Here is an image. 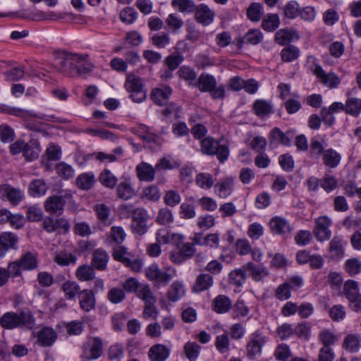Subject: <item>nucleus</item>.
I'll list each match as a JSON object with an SVG mask.
<instances>
[{
	"mask_svg": "<svg viewBox=\"0 0 361 361\" xmlns=\"http://www.w3.org/2000/svg\"><path fill=\"white\" fill-rule=\"evenodd\" d=\"M59 71L69 77H78L91 72L94 66L89 56L84 54L59 51Z\"/></svg>",
	"mask_w": 361,
	"mask_h": 361,
	"instance_id": "nucleus-1",
	"label": "nucleus"
},
{
	"mask_svg": "<svg viewBox=\"0 0 361 361\" xmlns=\"http://www.w3.org/2000/svg\"><path fill=\"white\" fill-rule=\"evenodd\" d=\"M1 326L7 329L16 328L31 330L35 325V318L30 311H22L20 313L8 312L0 319Z\"/></svg>",
	"mask_w": 361,
	"mask_h": 361,
	"instance_id": "nucleus-2",
	"label": "nucleus"
},
{
	"mask_svg": "<svg viewBox=\"0 0 361 361\" xmlns=\"http://www.w3.org/2000/svg\"><path fill=\"white\" fill-rule=\"evenodd\" d=\"M121 209L123 212L132 213L131 229L134 234L142 235L147 232V221L148 215L145 209H134L132 204H126L122 205Z\"/></svg>",
	"mask_w": 361,
	"mask_h": 361,
	"instance_id": "nucleus-3",
	"label": "nucleus"
},
{
	"mask_svg": "<svg viewBox=\"0 0 361 361\" xmlns=\"http://www.w3.org/2000/svg\"><path fill=\"white\" fill-rule=\"evenodd\" d=\"M145 276L151 281L154 282L156 286H166L176 276V270L173 268L166 269L162 271L157 264H152L145 269Z\"/></svg>",
	"mask_w": 361,
	"mask_h": 361,
	"instance_id": "nucleus-4",
	"label": "nucleus"
},
{
	"mask_svg": "<svg viewBox=\"0 0 361 361\" xmlns=\"http://www.w3.org/2000/svg\"><path fill=\"white\" fill-rule=\"evenodd\" d=\"M72 199L73 195L70 190L61 192L59 195L50 196L44 203V209L48 213L61 216L63 212L65 204L71 202Z\"/></svg>",
	"mask_w": 361,
	"mask_h": 361,
	"instance_id": "nucleus-5",
	"label": "nucleus"
},
{
	"mask_svg": "<svg viewBox=\"0 0 361 361\" xmlns=\"http://www.w3.org/2000/svg\"><path fill=\"white\" fill-rule=\"evenodd\" d=\"M125 87L133 102L141 103L146 99V92L143 88L142 80L135 74L127 75Z\"/></svg>",
	"mask_w": 361,
	"mask_h": 361,
	"instance_id": "nucleus-6",
	"label": "nucleus"
},
{
	"mask_svg": "<svg viewBox=\"0 0 361 361\" xmlns=\"http://www.w3.org/2000/svg\"><path fill=\"white\" fill-rule=\"evenodd\" d=\"M267 342V338L262 333L256 331L251 334L247 344V355L251 360L259 357L262 354V347Z\"/></svg>",
	"mask_w": 361,
	"mask_h": 361,
	"instance_id": "nucleus-7",
	"label": "nucleus"
},
{
	"mask_svg": "<svg viewBox=\"0 0 361 361\" xmlns=\"http://www.w3.org/2000/svg\"><path fill=\"white\" fill-rule=\"evenodd\" d=\"M331 224V219L326 216H322L316 219L313 233L318 241L324 242L331 238L330 226Z\"/></svg>",
	"mask_w": 361,
	"mask_h": 361,
	"instance_id": "nucleus-8",
	"label": "nucleus"
},
{
	"mask_svg": "<svg viewBox=\"0 0 361 361\" xmlns=\"http://www.w3.org/2000/svg\"><path fill=\"white\" fill-rule=\"evenodd\" d=\"M103 343L101 338L94 337L89 339L83 346L82 356L87 361L90 360H97L102 354Z\"/></svg>",
	"mask_w": 361,
	"mask_h": 361,
	"instance_id": "nucleus-9",
	"label": "nucleus"
},
{
	"mask_svg": "<svg viewBox=\"0 0 361 361\" xmlns=\"http://www.w3.org/2000/svg\"><path fill=\"white\" fill-rule=\"evenodd\" d=\"M313 73L321 83L330 89L336 88L341 83L340 78L335 73H326L319 65H315Z\"/></svg>",
	"mask_w": 361,
	"mask_h": 361,
	"instance_id": "nucleus-10",
	"label": "nucleus"
},
{
	"mask_svg": "<svg viewBox=\"0 0 361 361\" xmlns=\"http://www.w3.org/2000/svg\"><path fill=\"white\" fill-rule=\"evenodd\" d=\"M24 193L19 188L8 184L0 185V198H6L13 205H18L23 199Z\"/></svg>",
	"mask_w": 361,
	"mask_h": 361,
	"instance_id": "nucleus-11",
	"label": "nucleus"
},
{
	"mask_svg": "<svg viewBox=\"0 0 361 361\" xmlns=\"http://www.w3.org/2000/svg\"><path fill=\"white\" fill-rule=\"evenodd\" d=\"M184 236L179 233H172L167 228H162L157 231L156 235L157 242L161 244H172L180 247Z\"/></svg>",
	"mask_w": 361,
	"mask_h": 361,
	"instance_id": "nucleus-12",
	"label": "nucleus"
},
{
	"mask_svg": "<svg viewBox=\"0 0 361 361\" xmlns=\"http://www.w3.org/2000/svg\"><path fill=\"white\" fill-rule=\"evenodd\" d=\"M269 226L271 231L278 235H286L292 231V226L288 220L280 216H276L271 219Z\"/></svg>",
	"mask_w": 361,
	"mask_h": 361,
	"instance_id": "nucleus-13",
	"label": "nucleus"
},
{
	"mask_svg": "<svg viewBox=\"0 0 361 361\" xmlns=\"http://www.w3.org/2000/svg\"><path fill=\"white\" fill-rule=\"evenodd\" d=\"M195 12V20L203 26H207L214 21L215 14L206 4L196 6Z\"/></svg>",
	"mask_w": 361,
	"mask_h": 361,
	"instance_id": "nucleus-14",
	"label": "nucleus"
},
{
	"mask_svg": "<svg viewBox=\"0 0 361 361\" xmlns=\"http://www.w3.org/2000/svg\"><path fill=\"white\" fill-rule=\"evenodd\" d=\"M172 92L171 87L163 85L152 90L151 98L157 105L164 106L168 103Z\"/></svg>",
	"mask_w": 361,
	"mask_h": 361,
	"instance_id": "nucleus-15",
	"label": "nucleus"
},
{
	"mask_svg": "<svg viewBox=\"0 0 361 361\" xmlns=\"http://www.w3.org/2000/svg\"><path fill=\"white\" fill-rule=\"evenodd\" d=\"M234 188V178L226 177L214 185L216 195L221 198H226L231 195Z\"/></svg>",
	"mask_w": 361,
	"mask_h": 361,
	"instance_id": "nucleus-16",
	"label": "nucleus"
},
{
	"mask_svg": "<svg viewBox=\"0 0 361 361\" xmlns=\"http://www.w3.org/2000/svg\"><path fill=\"white\" fill-rule=\"evenodd\" d=\"M156 167H153L147 162H141L136 166L137 176L140 180L152 182L154 180Z\"/></svg>",
	"mask_w": 361,
	"mask_h": 361,
	"instance_id": "nucleus-17",
	"label": "nucleus"
},
{
	"mask_svg": "<svg viewBox=\"0 0 361 361\" xmlns=\"http://www.w3.org/2000/svg\"><path fill=\"white\" fill-rule=\"evenodd\" d=\"M217 85L216 78L208 73H203L197 78L195 85L202 92H209Z\"/></svg>",
	"mask_w": 361,
	"mask_h": 361,
	"instance_id": "nucleus-18",
	"label": "nucleus"
},
{
	"mask_svg": "<svg viewBox=\"0 0 361 361\" xmlns=\"http://www.w3.org/2000/svg\"><path fill=\"white\" fill-rule=\"evenodd\" d=\"M170 349L162 344L153 345L148 351L151 361H165L170 355Z\"/></svg>",
	"mask_w": 361,
	"mask_h": 361,
	"instance_id": "nucleus-19",
	"label": "nucleus"
},
{
	"mask_svg": "<svg viewBox=\"0 0 361 361\" xmlns=\"http://www.w3.org/2000/svg\"><path fill=\"white\" fill-rule=\"evenodd\" d=\"M232 308L231 300L225 295H217L212 301V309L218 314H225Z\"/></svg>",
	"mask_w": 361,
	"mask_h": 361,
	"instance_id": "nucleus-20",
	"label": "nucleus"
},
{
	"mask_svg": "<svg viewBox=\"0 0 361 361\" xmlns=\"http://www.w3.org/2000/svg\"><path fill=\"white\" fill-rule=\"evenodd\" d=\"M79 303L81 309L90 312L95 307L96 300L93 290L85 289L78 294Z\"/></svg>",
	"mask_w": 361,
	"mask_h": 361,
	"instance_id": "nucleus-21",
	"label": "nucleus"
},
{
	"mask_svg": "<svg viewBox=\"0 0 361 361\" xmlns=\"http://www.w3.org/2000/svg\"><path fill=\"white\" fill-rule=\"evenodd\" d=\"M178 78L185 81L190 87H194L197 80L196 71L189 66H182L176 73Z\"/></svg>",
	"mask_w": 361,
	"mask_h": 361,
	"instance_id": "nucleus-22",
	"label": "nucleus"
},
{
	"mask_svg": "<svg viewBox=\"0 0 361 361\" xmlns=\"http://www.w3.org/2000/svg\"><path fill=\"white\" fill-rule=\"evenodd\" d=\"M37 343L42 347H49L53 345L56 334L55 331L49 327H44L37 333Z\"/></svg>",
	"mask_w": 361,
	"mask_h": 361,
	"instance_id": "nucleus-23",
	"label": "nucleus"
},
{
	"mask_svg": "<svg viewBox=\"0 0 361 361\" xmlns=\"http://www.w3.org/2000/svg\"><path fill=\"white\" fill-rule=\"evenodd\" d=\"M326 146L327 143L323 137L319 135L313 137L310 140V157L319 158L321 155L324 154Z\"/></svg>",
	"mask_w": 361,
	"mask_h": 361,
	"instance_id": "nucleus-24",
	"label": "nucleus"
},
{
	"mask_svg": "<svg viewBox=\"0 0 361 361\" xmlns=\"http://www.w3.org/2000/svg\"><path fill=\"white\" fill-rule=\"evenodd\" d=\"M254 114L259 118H264L273 113V106L265 99H257L252 105Z\"/></svg>",
	"mask_w": 361,
	"mask_h": 361,
	"instance_id": "nucleus-25",
	"label": "nucleus"
},
{
	"mask_svg": "<svg viewBox=\"0 0 361 361\" xmlns=\"http://www.w3.org/2000/svg\"><path fill=\"white\" fill-rule=\"evenodd\" d=\"M22 269L32 271L37 267V254L35 252H26L18 259Z\"/></svg>",
	"mask_w": 361,
	"mask_h": 361,
	"instance_id": "nucleus-26",
	"label": "nucleus"
},
{
	"mask_svg": "<svg viewBox=\"0 0 361 361\" xmlns=\"http://www.w3.org/2000/svg\"><path fill=\"white\" fill-rule=\"evenodd\" d=\"M244 269L249 271L250 276L255 281H260L269 275V271L266 267L262 265H255L252 262L245 264Z\"/></svg>",
	"mask_w": 361,
	"mask_h": 361,
	"instance_id": "nucleus-27",
	"label": "nucleus"
},
{
	"mask_svg": "<svg viewBox=\"0 0 361 361\" xmlns=\"http://www.w3.org/2000/svg\"><path fill=\"white\" fill-rule=\"evenodd\" d=\"M341 160V155L335 149L329 148L325 150L322 155L323 164L330 168H336Z\"/></svg>",
	"mask_w": 361,
	"mask_h": 361,
	"instance_id": "nucleus-28",
	"label": "nucleus"
},
{
	"mask_svg": "<svg viewBox=\"0 0 361 361\" xmlns=\"http://www.w3.org/2000/svg\"><path fill=\"white\" fill-rule=\"evenodd\" d=\"M346 243L342 237L334 236L329 243V251L332 257L341 258L344 255V247Z\"/></svg>",
	"mask_w": 361,
	"mask_h": 361,
	"instance_id": "nucleus-29",
	"label": "nucleus"
},
{
	"mask_svg": "<svg viewBox=\"0 0 361 361\" xmlns=\"http://www.w3.org/2000/svg\"><path fill=\"white\" fill-rule=\"evenodd\" d=\"M116 192L118 197L124 200L131 199L135 194L132 184L128 180L121 182L116 187Z\"/></svg>",
	"mask_w": 361,
	"mask_h": 361,
	"instance_id": "nucleus-30",
	"label": "nucleus"
},
{
	"mask_svg": "<svg viewBox=\"0 0 361 361\" xmlns=\"http://www.w3.org/2000/svg\"><path fill=\"white\" fill-rule=\"evenodd\" d=\"M214 279L210 274H200L196 279L193 288L196 292H202L212 287Z\"/></svg>",
	"mask_w": 361,
	"mask_h": 361,
	"instance_id": "nucleus-31",
	"label": "nucleus"
},
{
	"mask_svg": "<svg viewBox=\"0 0 361 361\" xmlns=\"http://www.w3.org/2000/svg\"><path fill=\"white\" fill-rule=\"evenodd\" d=\"M185 290L183 284L178 281H174L167 292V298L171 302H176L184 296Z\"/></svg>",
	"mask_w": 361,
	"mask_h": 361,
	"instance_id": "nucleus-32",
	"label": "nucleus"
},
{
	"mask_svg": "<svg viewBox=\"0 0 361 361\" xmlns=\"http://www.w3.org/2000/svg\"><path fill=\"white\" fill-rule=\"evenodd\" d=\"M40 151V145L38 141L36 140H31L28 142L25 143V147L23 153L27 160L32 161L38 157Z\"/></svg>",
	"mask_w": 361,
	"mask_h": 361,
	"instance_id": "nucleus-33",
	"label": "nucleus"
},
{
	"mask_svg": "<svg viewBox=\"0 0 361 361\" xmlns=\"http://www.w3.org/2000/svg\"><path fill=\"white\" fill-rule=\"evenodd\" d=\"M109 261L108 254L103 250L97 249L93 253L92 264L98 270H104Z\"/></svg>",
	"mask_w": 361,
	"mask_h": 361,
	"instance_id": "nucleus-34",
	"label": "nucleus"
},
{
	"mask_svg": "<svg viewBox=\"0 0 361 361\" xmlns=\"http://www.w3.org/2000/svg\"><path fill=\"white\" fill-rule=\"evenodd\" d=\"M136 295L138 298L142 300L145 304L157 302V298L149 284L142 283L136 293Z\"/></svg>",
	"mask_w": 361,
	"mask_h": 361,
	"instance_id": "nucleus-35",
	"label": "nucleus"
},
{
	"mask_svg": "<svg viewBox=\"0 0 361 361\" xmlns=\"http://www.w3.org/2000/svg\"><path fill=\"white\" fill-rule=\"evenodd\" d=\"M361 336L358 334H349L343 341V347L351 353L359 350L360 348Z\"/></svg>",
	"mask_w": 361,
	"mask_h": 361,
	"instance_id": "nucleus-36",
	"label": "nucleus"
},
{
	"mask_svg": "<svg viewBox=\"0 0 361 361\" xmlns=\"http://www.w3.org/2000/svg\"><path fill=\"white\" fill-rule=\"evenodd\" d=\"M269 140L271 143L279 142L283 145H289L290 139L288 137V133H283L279 128H274L269 134Z\"/></svg>",
	"mask_w": 361,
	"mask_h": 361,
	"instance_id": "nucleus-37",
	"label": "nucleus"
},
{
	"mask_svg": "<svg viewBox=\"0 0 361 361\" xmlns=\"http://www.w3.org/2000/svg\"><path fill=\"white\" fill-rule=\"evenodd\" d=\"M246 271L247 270L244 269V266L240 269L231 271L228 275L229 283L238 287L241 286L245 282Z\"/></svg>",
	"mask_w": 361,
	"mask_h": 361,
	"instance_id": "nucleus-38",
	"label": "nucleus"
},
{
	"mask_svg": "<svg viewBox=\"0 0 361 361\" xmlns=\"http://www.w3.org/2000/svg\"><path fill=\"white\" fill-rule=\"evenodd\" d=\"M94 183V176L92 172L84 173L79 175L76 179L78 187L82 190L90 189Z\"/></svg>",
	"mask_w": 361,
	"mask_h": 361,
	"instance_id": "nucleus-39",
	"label": "nucleus"
},
{
	"mask_svg": "<svg viewBox=\"0 0 361 361\" xmlns=\"http://www.w3.org/2000/svg\"><path fill=\"white\" fill-rule=\"evenodd\" d=\"M231 309V317L234 319L246 317L250 312L249 307L245 305V302L240 298L235 302L234 305L232 306Z\"/></svg>",
	"mask_w": 361,
	"mask_h": 361,
	"instance_id": "nucleus-40",
	"label": "nucleus"
},
{
	"mask_svg": "<svg viewBox=\"0 0 361 361\" xmlns=\"http://www.w3.org/2000/svg\"><path fill=\"white\" fill-rule=\"evenodd\" d=\"M131 132L137 135L143 140L147 142H154L156 135L149 132V128L144 124L139 125L137 128H131Z\"/></svg>",
	"mask_w": 361,
	"mask_h": 361,
	"instance_id": "nucleus-41",
	"label": "nucleus"
},
{
	"mask_svg": "<svg viewBox=\"0 0 361 361\" xmlns=\"http://www.w3.org/2000/svg\"><path fill=\"white\" fill-rule=\"evenodd\" d=\"M219 144V142L214 138L207 137L201 141V151L207 155H214Z\"/></svg>",
	"mask_w": 361,
	"mask_h": 361,
	"instance_id": "nucleus-42",
	"label": "nucleus"
},
{
	"mask_svg": "<svg viewBox=\"0 0 361 361\" xmlns=\"http://www.w3.org/2000/svg\"><path fill=\"white\" fill-rule=\"evenodd\" d=\"M76 257L72 253L67 252H59L54 256V262L59 266H68L76 262Z\"/></svg>",
	"mask_w": 361,
	"mask_h": 361,
	"instance_id": "nucleus-43",
	"label": "nucleus"
},
{
	"mask_svg": "<svg viewBox=\"0 0 361 361\" xmlns=\"http://www.w3.org/2000/svg\"><path fill=\"white\" fill-rule=\"evenodd\" d=\"M345 106L347 114L353 116H357L361 112V99L349 97Z\"/></svg>",
	"mask_w": 361,
	"mask_h": 361,
	"instance_id": "nucleus-44",
	"label": "nucleus"
},
{
	"mask_svg": "<svg viewBox=\"0 0 361 361\" xmlns=\"http://www.w3.org/2000/svg\"><path fill=\"white\" fill-rule=\"evenodd\" d=\"M300 50L293 45H288L281 51V57L284 62H291L298 58Z\"/></svg>",
	"mask_w": 361,
	"mask_h": 361,
	"instance_id": "nucleus-45",
	"label": "nucleus"
},
{
	"mask_svg": "<svg viewBox=\"0 0 361 361\" xmlns=\"http://www.w3.org/2000/svg\"><path fill=\"white\" fill-rule=\"evenodd\" d=\"M61 288L68 300L73 299L80 293V286L75 281H67L64 282Z\"/></svg>",
	"mask_w": 361,
	"mask_h": 361,
	"instance_id": "nucleus-46",
	"label": "nucleus"
},
{
	"mask_svg": "<svg viewBox=\"0 0 361 361\" xmlns=\"http://www.w3.org/2000/svg\"><path fill=\"white\" fill-rule=\"evenodd\" d=\"M47 190V186L42 180H35L29 186V192L33 197L44 195Z\"/></svg>",
	"mask_w": 361,
	"mask_h": 361,
	"instance_id": "nucleus-47",
	"label": "nucleus"
},
{
	"mask_svg": "<svg viewBox=\"0 0 361 361\" xmlns=\"http://www.w3.org/2000/svg\"><path fill=\"white\" fill-rule=\"evenodd\" d=\"M280 25L279 17L277 14H269L262 22V28L267 32H272Z\"/></svg>",
	"mask_w": 361,
	"mask_h": 361,
	"instance_id": "nucleus-48",
	"label": "nucleus"
},
{
	"mask_svg": "<svg viewBox=\"0 0 361 361\" xmlns=\"http://www.w3.org/2000/svg\"><path fill=\"white\" fill-rule=\"evenodd\" d=\"M137 12L133 7H126L119 14L121 20L128 25L133 24L137 18Z\"/></svg>",
	"mask_w": 361,
	"mask_h": 361,
	"instance_id": "nucleus-49",
	"label": "nucleus"
},
{
	"mask_svg": "<svg viewBox=\"0 0 361 361\" xmlns=\"http://www.w3.org/2000/svg\"><path fill=\"white\" fill-rule=\"evenodd\" d=\"M76 276L80 281H87L94 278L95 272L94 269L90 266L82 265L77 269Z\"/></svg>",
	"mask_w": 361,
	"mask_h": 361,
	"instance_id": "nucleus-50",
	"label": "nucleus"
},
{
	"mask_svg": "<svg viewBox=\"0 0 361 361\" xmlns=\"http://www.w3.org/2000/svg\"><path fill=\"white\" fill-rule=\"evenodd\" d=\"M195 182L200 188L208 190L213 186L214 178L209 173H200L196 176Z\"/></svg>",
	"mask_w": 361,
	"mask_h": 361,
	"instance_id": "nucleus-51",
	"label": "nucleus"
},
{
	"mask_svg": "<svg viewBox=\"0 0 361 361\" xmlns=\"http://www.w3.org/2000/svg\"><path fill=\"white\" fill-rule=\"evenodd\" d=\"M55 169L57 174L63 179L72 178L75 176L73 168L63 161L57 164Z\"/></svg>",
	"mask_w": 361,
	"mask_h": 361,
	"instance_id": "nucleus-52",
	"label": "nucleus"
},
{
	"mask_svg": "<svg viewBox=\"0 0 361 361\" xmlns=\"http://www.w3.org/2000/svg\"><path fill=\"white\" fill-rule=\"evenodd\" d=\"M99 179L104 186L109 188H114L118 181L117 178L107 169L100 173Z\"/></svg>",
	"mask_w": 361,
	"mask_h": 361,
	"instance_id": "nucleus-53",
	"label": "nucleus"
},
{
	"mask_svg": "<svg viewBox=\"0 0 361 361\" xmlns=\"http://www.w3.org/2000/svg\"><path fill=\"white\" fill-rule=\"evenodd\" d=\"M345 270L350 276L359 274L361 272V261L357 258L348 259L345 263Z\"/></svg>",
	"mask_w": 361,
	"mask_h": 361,
	"instance_id": "nucleus-54",
	"label": "nucleus"
},
{
	"mask_svg": "<svg viewBox=\"0 0 361 361\" xmlns=\"http://www.w3.org/2000/svg\"><path fill=\"white\" fill-rule=\"evenodd\" d=\"M107 299L113 304H118L126 299V293L123 288L114 287L107 293Z\"/></svg>",
	"mask_w": 361,
	"mask_h": 361,
	"instance_id": "nucleus-55",
	"label": "nucleus"
},
{
	"mask_svg": "<svg viewBox=\"0 0 361 361\" xmlns=\"http://www.w3.org/2000/svg\"><path fill=\"white\" fill-rule=\"evenodd\" d=\"M318 339L323 344V347H330L337 341V337L330 330L324 329L319 332Z\"/></svg>",
	"mask_w": 361,
	"mask_h": 361,
	"instance_id": "nucleus-56",
	"label": "nucleus"
},
{
	"mask_svg": "<svg viewBox=\"0 0 361 361\" xmlns=\"http://www.w3.org/2000/svg\"><path fill=\"white\" fill-rule=\"evenodd\" d=\"M343 293L348 300L359 294L360 288L358 282L351 279L347 280L343 285Z\"/></svg>",
	"mask_w": 361,
	"mask_h": 361,
	"instance_id": "nucleus-57",
	"label": "nucleus"
},
{
	"mask_svg": "<svg viewBox=\"0 0 361 361\" xmlns=\"http://www.w3.org/2000/svg\"><path fill=\"white\" fill-rule=\"evenodd\" d=\"M161 192L155 185H149L143 189L142 198L150 202H157L161 197Z\"/></svg>",
	"mask_w": 361,
	"mask_h": 361,
	"instance_id": "nucleus-58",
	"label": "nucleus"
},
{
	"mask_svg": "<svg viewBox=\"0 0 361 361\" xmlns=\"http://www.w3.org/2000/svg\"><path fill=\"white\" fill-rule=\"evenodd\" d=\"M200 346L195 342L188 341L184 345V351L187 358L195 361L200 354Z\"/></svg>",
	"mask_w": 361,
	"mask_h": 361,
	"instance_id": "nucleus-59",
	"label": "nucleus"
},
{
	"mask_svg": "<svg viewBox=\"0 0 361 361\" xmlns=\"http://www.w3.org/2000/svg\"><path fill=\"white\" fill-rule=\"evenodd\" d=\"M300 12V7L299 4L295 1H290L288 2L283 9L284 15L286 18L294 19L299 16Z\"/></svg>",
	"mask_w": 361,
	"mask_h": 361,
	"instance_id": "nucleus-60",
	"label": "nucleus"
},
{
	"mask_svg": "<svg viewBox=\"0 0 361 361\" xmlns=\"http://www.w3.org/2000/svg\"><path fill=\"white\" fill-rule=\"evenodd\" d=\"M172 5L176 7L180 12H194L196 6L192 0H173Z\"/></svg>",
	"mask_w": 361,
	"mask_h": 361,
	"instance_id": "nucleus-61",
	"label": "nucleus"
},
{
	"mask_svg": "<svg viewBox=\"0 0 361 361\" xmlns=\"http://www.w3.org/2000/svg\"><path fill=\"white\" fill-rule=\"evenodd\" d=\"M262 6L259 3H252L247 11V15L250 20L257 22L262 15Z\"/></svg>",
	"mask_w": 361,
	"mask_h": 361,
	"instance_id": "nucleus-62",
	"label": "nucleus"
},
{
	"mask_svg": "<svg viewBox=\"0 0 361 361\" xmlns=\"http://www.w3.org/2000/svg\"><path fill=\"white\" fill-rule=\"evenodd\" d=\"M183 56L180 53L169 55L164 60V64L171 70L175 71L183 62Z\"/></svg>",
	"mask_w": 361,
	"mask_h": 361,
	"instance_id": "nucleus-63",
	"label": "nucleus"
},
{
	"mask_svg": "<svg viewBox=\"0 0 361 361\" xmlns=\"http://www.w3.org/2000/svg\"><path fill=\"white\" fill-rule=\"evenodd\" d=\"M94 211L96 212L98 219L104 224H109V216L110 214V208L104 204H97L94 207Z\"/></svg>",
	"mask_w": 361,
	"mask_h": 361,
	"instance_id": "nucleus-64",
	"label": "nucleus"
}]
</instances>
